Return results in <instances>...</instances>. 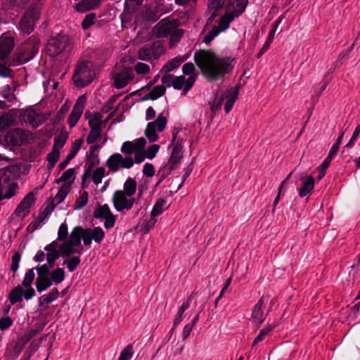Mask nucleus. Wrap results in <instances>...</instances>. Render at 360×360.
<instances>
[{
	"instance_id": "f257e3e1",
	"label": "nucleus",
	"mask_w": 360,
	"mask_h": 360,
	"mask_svg": "<svg viewBox=\"0 0 360 360\" xmlns=\"http://www.w3.org/2000/svg\"><path fill=\"white\" fill-rule=\"evenodd\" d=\"M146 145V141L143 138L124 142L120 151L126 156L123 157L119 153L111 155L105 162V166L108 168L109 172L113 174L121 169H129L135 163L140 164L146 158L150 160L154 158L160 149L159 145L153 144L145 150Z\"/></svg>"
},
{
	"instance_id": "f03ea898",
	"label": "nucleus",
	"mask_w": 360,
	"mask_h": 360,
	"mask_svg": "<svg viewBox=\"0 0 360 360\" xmlns=\"http://www.w3.org/2000/svg\"><path fill=\"white\" fill-rule=\"evenodd\" d=\"M194 60L202 74L211 81H217L232 71L233 60L219 57L210 51L200 50L194 54Z\"/></svg>"
},
{
	"instance_id": "7ed1b4c3",
	"label": "nucleus",
	"mask_w": 360,
	"mask_h": 360,
	"mask_svg": "<svg viewBox=\"0 0 360 360\" xmlns=\"http://www.w3.org/2000/svg\"><path fill=\"white\" fill-rule=\"evenodd\" d=\"M137 191L135 179L128 177L123 184V189L116 190L112 196V202L115 210L119 212L131 210L135 202L134 195Z\"/></svg>"
},
{
	"instance_id": "20e7f679",
	"label": "nucleus",
	"mask_w": 360,
	"mask_h": 360,
	"mask_svg": "<svg viewBox=\"0 0 360 360\" xmlns=\"http://www.w3.org/2000/svg\"><path fill=\"white\" fill-rule=\"evenodd\" d=\"M179 20L177 19H162L153 27V31L157 38L171 37L169 45L172 47L174 43L179 41L184 34L183 30L179 29Z\"/></svg>"
},
{
	"instance_id": "39448f33",
	"label": "nucleus",
	"mask_w": 360,
	"mask_h": 360,
	"mask_svg": "<svg viewBox=\"0 0 360 360\" xmlns=\"http://www.w3.org/2000/svg\"><path fill=\"white\" fill-rule=\"evenodd\" d=\"M248 4V0H210L208 6L210 10H214V16L223 7L226 13L236 19L243 14Z\"/></svg>"
},
{
	"instance_id": "423d86ee",
	"label": "nucleus",
	"mask_w": 360,
	"mask_h": 360,
	"mask_svg": "<svg viewBox=\"0 0 360 360\" xmlns=\"http://www.w3.org/2000/svg\"><path fill=\"white\" fill-rule=\"evenodd\" d=\"M96 76L91 62L81 60L77 64L72 79L77 87H84L91 84Z\"/></svg>"
},
{
	"instance_id": "0eeeda50",
	"label": "nucleus",
	"mask_w": 360,
	"mask_h": 360,
	"mask_svg": "<svg viewBox=\"0 0 360 360\" xmlns=\"http://www.w3.org/2000/svg\"><path fill=\"white\" fill-rule=\"evenodd\" d=\"M105 142L106 139H104L101 144H95L89 147V151L86 153L87 162L86 165L87 168L85 169L82 178L83 187L87 186L85 185V183L91 176L92 168L100 163L98 157L99 150L103 146Z\"/></svg>"
},
{
	"instance_id": "6e6552de",
	"label": "nucleus",
	"mask_w": 360,
	"mask_h": 360,
	"mask_svg": "<svg viewBox=\"0 0 360 360\" xmlns=\"http://www.w3.org/2000/svg\"><path fill=\"white\" fill-rule=\"evenodd\" d=\"M164 52L163 44L158 41L141 48L138 52V58L141 60L153 61L158 59Z\"/></svg>"
},
{
	"instance_id": "1a4fd4ad",
	"label": "nucleus",
	"mask_w": 360,
	"mask_h": 360,
	"mask_svg": "<svg viewBox=\"0 0 360 360\" xmlns=\"http://www.w3.org/2000/svg\"><path fill=\"white\" fill-rule=\"evenodd\" d=\"M167 123V119L164 112L160 113L155 121L148 123L145 129V135L150 142H155L158 139L157 131H163Z\"/></svg>"
},
{
	"instance_id": "9d476101",
	"label": "nucleus",
	"mask_w": 360,
	"mask_h": 360,
	"mask_svg": "<svg viewBox=\"0 0 360 360\" xmlns=\"http://www.w3.org/2000/svg\"><path fill=\"white\" fill-rule=\"evenodd\" d=\"M234 20L235 18L229 15V14L225 13L217 21V25L213 26L212 29L206 34L203 41L206 44H209L221 32H223L229 29L230 24Z\"/></svg>"
},
{
	"instance_id": "9b49d317",
	"label": "nucleus",
	"mask_w": 360,
	"mask_h": 360,
	"mask_svg": "<svg viewBox=\"0 0 360 360\" xmlns=\"http://www.w3.org/2000/svg\"><path fill=\"white\" fill-rule=\"evenodd\" d=\"M68 44V38L63 34H58L51 38L46 44V52L51 57L61 53Z\"/></svg>"
},
{
	"instance_id": "f8f14e48",
	"label": "nucleus",
	"mask_w": 360,
	"mask_h": 360,
	"mask_svg": "<svg viewBox=\"0 0 360 360\" xmlns=\"http://www.w3.org/2000/svg\"><path fill=\"white\" fill-rule=\"evenodd\" d=\"M178 131L173 132L172 144L174 145L169 159L167 163L166 167L169 171L174 169L180 163L183 158V144L182 140L177 139Z\"/></svg>"
},
{
	"instance_id": "ddd939ff",
	"label": "nucleus",
	"mask_w": 360,
	"mask_h": 360,
	"mask_svg": "<svg viewBox=\"0 0 360 360\" xmlns=\"http://www.w3.org/2000/svg\"><path fill=\"white\" fill-rule=\"evenodd\" d=\"M40 13L37 9L28 10L20 21L18 29L26 34H30L34 28L36 21L39 20Z\"/></svg>"
},
{
	"instance_id": "4468645a",
	"label": "nucleus",
	"mask_w": 360,
	"mask_h": 360,
	"mask_svg": "<svg viewBox=\"0 0 360 360\" xmlns=\"http://www.w3.org/2000/svg\"><path fill=\"white\" fill-rule=\"evenodd\" d=\"M30 135V131L16 128L8 131L5 135L4 139L7 144L16 146L27 143Z\"/></svg>"
},
{
	"instance_id": "2eb2a0df",
	"label": "nucleus",
	"mask_w": 360,
	"mask_h": 360,
	"mask_svg": "<svg viewBox=\"0 0 360 360\" xmlns=\"http://www.w3.org/2000/svg\"><path fill=\"white\" fill-rule=\"evenodd\" d=\"M94 217L104 220V227L106 229L112 228L116 222V216L114 215L108 204L99 205L94 212Z\"/></svg>"
},
{
	"instance_id": "dca6fc26",
	"label": "nucleus",
	"mask_w": 360,
	"mask_h": 360,
	"mask_svg": "<svg viewBox=\"0 0 360 360\" xmlns=\"http://www.w3.org/2000/svg\"><path fill=\"white\" fill-rule=\"evenodd\" d=\"M238 90L237 89L222 94L218 101L215 100V101L211 105V110L213 111L219 110L221 108L224 100L226 99L224 110L226 113H229L231 110L233 104L238 98Z\"/></svg>"
},
{
	"instance_id": "f3484780",
	"label": "nucleus",
	"mask_w": 360,
	"mask_h": 360,
	"mask_svg": "<svg viewBox=\"0 0 360 360\" xmlns=\"http://www.w3.org/2000/svg\"><path fill=\"white\" fill-rule=\"evenodd\" d=\"M269 296L263 295L254 306L252 310V318L255 323L261 325L264 322L266 317L269 312V310H268L265 314L264 308L269 301Z\"/></svg>"
},
{
	"instance_id": "a211bd4d",
	"label": "nucleus",
	"mask_w": 360,
	"mask_h": 360,
	"mask_svg": "<svg viewBox=\"0 0 360 360\" xmlns=\"http://www.w3.org/2000/svg\"><path fill=\"white\" fill-rule=\"evenodd\" d=\"M86 102V96L84 94L77 98L68 117V123L70 128H73L77 124L83 113Z\"/></svg>"
},
{
	"instance_id": "6ab92c4d",
	"label": "nucleus",
	"mask_w": 360,
	"mask_h": 360,
	"mask_svg": "<svg viewBox=\"0 0 360 360\" xmlns=\"http://www.w3.org/2000/svg\"><path fill=\"white\" fill-rule=\"evenodd\" d=\"M134 77V72L131 68H124L120 72L113 75L114 86L122 89L126 86Z\"/></svg>"
},
{
	"instance_id": "aec40b11",
	"label": "nucleus",
	"mask_w": 360,
	"mask_h": 360,
	"mask_svg": "<svg viewBox=\"0 0 360 360\" xmlns=\"http://www.w3.org/2000/svg\"><path fill=\"white\" fill-rule=\"evenodd\" d=\"M105 238V232L101 227L97 226L94 229H84V244L89 246L92 240L100 243Z\"/></svg>"
},
{
	"instance_id": "412c9836",
	"label": "nucleus",
	"mask_w": 360,
	"mask_h": 360,
	"mask_svg": "<svg viewBox=\"0 0 360 360\" xmlns=\"http://www.w3.org/2000/svg\"><path fill=\"white\" fill-rule=\"evenodd\" d=\"M14 38L9 33H4L0 37V59L6 58L14 48Z\"/></svg>"
},
{
	"instance_id": "4be33fe9",
	"label": "nucleus",
	"mask_w": 360,
	"mask_h": 360,
	"mask_svg": "<svg viewBox=\"0 0 360 360\" xmlns=\"http://www.w3.org/2000/svg\"><path fill=\"white\" fill-rule=\"evenodd\" d=\"M34 202V195L32 192H30L27 194L18 204L14 212L15 215L25 217L30 212V208Z\"/></svg>"
},
{
	"instance_id": "5701e85b",
	"label": "nucleus",
	"mask_w": 360,
	"mask_h": 360,
	"mask_svg": "<svg viewBox=\"0 0 360 360\" xmlns=\"http://www.w3.org/2000/svg\"><path fill=\"white\" fill-rule=\"evenodd\" d=\"M44 250L47 252L46 261L49 264H53L60 257V248L56 240H53L44 247Z\"/></svg>"
},
{
	"instance_id": "b1692460",
	"label": "nucleus",
	"mask_w": 360,
	"mask_h": 360,
	"mask_svg": "<svg viewBox=\"0 0 360 360\" xmlns=\"http://www.w3.org/2000/svg\"><path fill=\"white\" fill-rule=\"evenodd\" d=\"M303 180L302 186L298 190L299 195L301 198L309 196L314 188L315 181L312 176H307Z\"/></svg>"
},
{
	"instance_id": "393cba45",
	"label": "nucleus",
	"mask_w": 360,
	"mask_h": 360,
	"mask_svg": "<svg viewBox=\"0 0 360 360\" xmlns=\"http://www.w3.org/2000/svg\"><path fill=\"white\" fill-rule=\"evenodd\" d=\"M161 7L162 6L158 3L150 4L149 8L146 12V18L149 21H157L164 13Z\"/></svg>"
},
{
	"instance_id": "a878e982",
	"label": "nucleus",
	"mask_w": 360,
	"mask_h": 360,
	"mask_svg": "<svg viewBox=\"0 0 360 360\" xmlns=\"http://www.w3.org/2000/svg\"><path fill=\"white\" fill-rule=\"evenodd\" d=\"M192 301V295H190L186 301L184 302L179 307L178 311L175 315L173 321V327L172 330H174L178 325L181 322L184 317V312L190 307Z\"/></svg>"
},
{
	"instance_id": "bb28decb",
	"label": "nucleus",
	"mask_w": 360,
	"mask_h": 360,
	"mask_svg": "<svg viewBox=\"0 0 360 360\" xmlns=\"http://www.w3.org/2000/svg\"><path fill=\"white\" fill-rule=\"evenodd\" d=\"M103 0H82L76 4L77 11L84 13L98 7Z\"/></svg>"
},
{
	"instance_id": "cd10ccee",
	"label": "nucleus",
	"mask_w": 360,
	"mask_h": 360,
	"mask_svg": "<svg viewBox=\"0 0 360 360\" xmlns=\"http://www.w3.org/2000/svg\"><path fill=\"white\" fill-rule=\"evenodd\" d=\"M186 58L184 56H177L171 59L162 68L161 72L167 74L173 71L174 69L178 68Z\"/></svg>"
},
{
	"instance_id": "c85d7f7f",
	"label": "nucleus",
	"mask_w": 360,
	"mask_h": 360,
	"mask_svg": "<svg viewBox=\"0 0 360 360\" xmlns=\"http://www.w3.org/2000/svg\"><path fill=\"white\" fill-rule=\"evenodd\" d=\"M84 229L82 226H76L72 229L68 242L70 243L72 245L78 246L81 243V240L82 239L84 240Z\"/></svg>"
},
{
	"instance_id": "c756f323",
	"label": "nucleus",
	"mask_w": 360,
	"mask_h": 360,
	"mask_svg": "<svg viewBox=\"0 0 360 360\" xmlns=\"http://www.w3.org/2000/svg\"><path fill=\"white\" fill-rule=\"evenodd\" d=\"M21 50L23 53L27 55L28 59L32 58L38 52L37 43L33 42L30 39L21 44Z\"/></svg>"
},
{
	"instance_id": "7c9ffc66",
	"label": "nucleus",
	"mask_w": 360,
	"mask_h": 360,
	"mask_svg": "<svg viewBox=\"0 0 360 360\" xmlns=\"http://www.w3.org/2000/svg\"><path fill=\"white\" fill-rule=\"evenodd\" d=\"M75 179V172L74 168H70L67 169L64 173L61 175V176L56 179V182L57 184L63 183V184L69 185V188H71V186Z\"/></svg>"
},
{
	"instance_id": "2f4dec72",
	"label": "nucleus",
	"mask_w": 360,
	"mask_h": 360,
	"mask_svg": "<svg viewBox=\"0 0 360 360\" xmlns=\"http://www.w3.org/2000/svg\"><path fill=\"white\" fill-rule=\"evenodd\" d=\"M284 18V16L283 15H281L273 24V28L271 29V30L269 32V36H268V38H267V40L265 42V44H264L261 51H262V53H263L264 51H266L270 44L272 43L273 40H274V35H275V33H276V31L278 27V25L281 24V22H282V20H283Z\"/></svg>"
},
{
	"instance_id": "473e14b6",
	"label": "nucleus",
	"mask_w": 360,
	"mask_h": 360,
	"mask_svg": "<svg viewBox=\"0 0 360 360\" xmlns=\"http://www.w3.org/2000/svg\"><path fill=\"white\" fill-rule=\"evenodd\" d=\"M14 173L11 168L6 167L0 169V189H3V185L9 184L14 179Z\"/></svg>"
},
{
	"instance_id": "72a5a7b5",
	"label": "nucleus",
	"mask_w": 360,
	"mask_h": 360,
	"mask_svg": "<svg viewBox=\"0 0 360 360\" xmlns=\"http://www.w3.org/2000/svg\"><path fill=\"white\" fill-rule=\"evenodd\" d=\"M56 206V205L51 200L46 201L42 205L38 215L46 221L53 212Z\"/></svg>"
},
{
	"instance_id": "f704fd0d",
	"label": "nucleus",
	"mask_w": 360,
	"mask_h": 360,
	"mask_svg": "<svg viewBox=\"0 0 360 360\" xmlns=\"http://www.w3.org/2000/svg\"><path fill=\"white\" fill-rule=\"evenodd\" d=\"M29 340V339H26L25 341H16L10 345L9 348V354L14 359H16L19 356L22 351L23 350L25 344Z\"/></svg>"
},
{
	"instance_id": "c9c22d12",
	"label": "nucleus",
	"mask_w": 360,
	"mask_h": 360,
	"mask_svg": "<svg viewBox=\"0 0 360 360\" xmlns=\"http://www.w3.org/2000/svg\"><path fill=\"white\" fill-rule=\"evenodd\" d=\"M52 285L51 278L49 276H38L36 281V288L38 292L46 290Z\"/></svg>"
},
{
	"instance_id": "e433bc0d",
	"label": "nucleus",
	"mask_w": 360,
	"mask_h": 360,
	"mask_svg": "<svg viewBox=\"0 0 360 360\" xmlns=\"http://www.w3.org/2000/svg\"><path fill=\"white\" fill-rule=\"evenodd\" d=\"M58 289L56 288H52L48 294L44 295L39 298V305L49 304L53 302L58 299Z\"/></svg>"
},
{
	"instance_id": "4c0bfd02",
	"label": "nucleus",
	"mask_w": 360,
	"mask_h": 360,
	"mask_svg": "<svg viewBox=\"0 0 360 360\" xmlns=\"http://www.w3.org/2000/svg\"><path fill=\"white\" fill-rule=\"evenodd\" d=\"M70 190L71 188H69V185L63 184L51 200L54 202L56 205L61 203L65 199Z\"/></svg>"
},
{
	"instance_id": "58836bf2",
	"label": "nucleus",
	"mask_w": 360,
	"mask_h": 360,
	"mask_svg": "<svg viewBox=\"0 0 360 360\" xmlns=\"http://www.w3.org/2000/svg\"><path fill=\"white\" fill-rule=\"evenodd\" d=\"M60 158L59 148H56L53 146L52 150L47 155L46 159L48 161L47 169L51 170Z\"/></svg>"
},
{
	"instance_id": "ea45409f",
	"label": "nucleus",
	"mask_w": 360,
	"mask_h": 360,
	"mask_svg": "<svg viewBox=\"0 0 360 360\" xmlns=\"http://www.w3.org/2000/svg\"><path fill=\"white\" fill-rule=\"evenodd\" d=\"M21 116L24 122H28L32 127H37L39 126V123L36 120L37 115L33 110L28 109L23 111Z\"/></svg>"
},
{
	"instance_id": "a19ab883",
	"label": "nucleus",
	"mask_w": 360,
	"mask_h": 360,
	"mask_svg": "<svg viewBox=\"0 0 360 360\" xmlns=\"http://www.w3.org/2000/svg\"><path fill=\"white\" fill-rule=\"evenodd\" d=\"M23 297V289L18 285L13 289L9 294V302L13 305L18 302H21Z\"/></svg>"
},
{
	"instance_id": "79ce46f5",
	"label": "nucleus",
	"mask_w": 360,
	"mask_h": 360,
	"mask_svg": "<svg viewBox=\"0 0 360 360\" xmlns=\"http://www.w3.org/2000/svg\"><path fill=\"white\" fill-rule=\"evenodd\" d=\"M166 200L163 198H159L154 204L150 212V217H156L161 214L165 210Z\"/></svg>"
},
{
	"instance_id": "37998d69",
	"label": "nucleus",
	"mask_w": 360,
	"mask_h": 360,
	"mask_svg": "<svg viewBox=\"0 0 360 360\" xmlns=\"http://www.w3.org/2000/svg\"><path fill=\"white\" fill-rule=\"evenodd\" d=\"M276 327L275 324H267L264 328H263L257 335V336L255 338L252 347H253L256 344L259 343L264 340L265 337Z\"/></svg>"
},
{
	"instance_id": "c03bdc74",
	"label": "nucleus",
	"mask_w": 360,
	"mask_h": 360,
	"mask_svg": "<svg viewBox=\"0 0 360 360\" xmlns=\"http://www.w3.org/2000/svg\"><path fill=\"white\" fill-rule=\"evenodd\" d=\"M91 175V179L94 184L96 186L100 184L102 182L103 178L105 175V169L103 167H99L93 171Z\"/></svg>"
},
{
	"instance_id": "a18cd8bd",
	"label": "nucleus",
	"mask_w": 360,
	"mask_h": 360,
	"mask_svg": "<svg viewBox=\"0 0 360 360\" xmlns=\"http://www.w3.org/2000/svg\"><path fill=\"white\" fill-rule=\"evenodd\" d=\"M166 88L164 85H158L155 86L148 94L147 98L155 100L161 97L165 93Z\"/></svg>"
},
{
	"instance_id": "49530a36",
	"label": "nucleus",
	"mask_w": 360,
	"mask_h": 360,
	"mask_svg": "<svg viewBox=\"0 0 360 360\" xmlns=\"http://www.w3.org/2000/svg\"><path fill=\"white\" fill-rule=\"evenodd\" d=\"M74 247H76L75 245L70 244L69 242L63 243L60 247V252L63 255V256L69 257L71 255L77 252L81 254V251H75Z\"/></svg>"
},
{
	"instance_id": "de8ad7c7",
	"label": "nucleus",
	"mask_w": 360,
	"mask_h": 360,
	"mask_svg": "<svg viewBox=\"0 0 360 360\" xmlns=\"http://www.w3.org/2000/svg\"><path fill=\"white\" fill-rule=\"evenodd\" d=\"M65 271L62 268H57L52 271L51 274V282L59 284L64 281Z\"/></svg>"
},
{
	"instance_id": "09e8293b",
	"label": "nucleus",
	"mask_w": 360,
	"mask_h": 360,
	"mask_svg": "<svg viewBox=\"0 0 360 360\" xmlns=\"http://www.w3.org/2000/svg\"><path fill=\"white\" fill-rule=\"evenodd\" d=\"M102 116L98 112H94L92 117L89 121V125L91 129H101Z\"/></svg>"
},
{
	"instance_id": "8fccbe9b",
	"label": "nucleus",
	"mask_w": 360,
	"mask_h": 360,
	"mask_svg": "<svg viewBox=\"0 0 360 360\" xmlns=\"http://www.w3.org/2000/svg\"><path fill=\"white\" fill-rule=\"evenodd\" d=\"M101 138V129H91L86 137V143L93 144Z\"/></svg>"
},
{
	"instance_id": "3c124183",
	"label": "nucleus",
	"mask_w": 360,
	"mask_h": 360,
	"mask_svg": "<svg viewBox=\"0 0 360 360\" xmlns=\"http://www.w3.org/2000/svg\"><path fill=\"white\" fill-rule=\"evenodd\" d=\"M45 221H46L43 218L38 215L37 218L35 220L32 221L29 224V225L27 227V231L29 233H33L36 230L41 227L42 225L45 223Z\"/></svg>"
},
{
	"instance_id": "603ef678",
	"label": "nucleus",
	"mask_w": 360,
	"mask_h": 360,
	"mask_svg": "<svg viewBox=\"0 0 360 360\" xmlns=\"http://www.w3.org/2000/svg\"><path fill=\"white\" fill-rule=\"evenodd\" d=\"M133 355V346L131 345H128L122 350L117 360H131Z\"/></svg>"
},
{
	"instance_id": "864d4df0",
	"label": "nucleus",
	"mask_w": 360,
	"mask_h": 360,
	"mask_svg": "<svg viewBox=\"0 0 360 360\" xmlns=\"http://www.w3.org/2000/svg\"><path fill=\"white\" fill-rule=\"evenodd\" d=\"M134 13L135 11H131V10L124 8V11L120 15L122 27L126 26L127 24L129 23L132 20Z\"/></svg>"
},
{
	"instance_id": "5fc2aeb1",
	"label": "nucleus",
	"mask_w": 360,
	"mask_h": 360,
	"mask_svg": "<svg viewBox=\"0 0 360 360\" xmlns=\"http://www.w3.org/2000/svg\"><path fill=\"white\" fill-rule=\"evenodd\" d=\"M34 269H29L25 274L22 285L25 288H30L34 279Z\"/></svg>"
},
{
	"instance_id": "6e6d98bb",
	"label": "nucleus",
	"mask_w": 360,
	"mask_h": 360,
	"mask_svg": "<svg viewBox=\"0 0 360 360\" xmlns=\"http://www.w3.org/2000/svg\"><path fill=\"white\" fill-rule=\"evenodd\" d=\"M143 0H125L124 8L136 12L142 4Z\"/></svg>"
},
{
	"instance_id": "4d7b16f0",
	"label": "nucleus",
	"mask_w": 360,
	"mask_h": 360,
	"mask_svg": "<svg viewBox=\"0 0 360 360\" xmlns=\"http://www.w3.org/2000/svg\"><path fill=\"white\" fill-rule=\"evenodd\" d=\"M134 69L138 75H146L150 72V66L141 62L137 63Z\"/></svg>"
},
{
	"instance_id": "13d9d810",
	"label": "nucleus",
	"mask_w": 360,
	"mask_h": 360,
	"mask_svg": "<svg viewBox=\"0 0 360 360\" xmlns=\"http://www.w3.org/2000/svg\"><path fill=\"white\" fill-rule=\"evenodd\" d=\"M89 201V193L84 191L77 200L75 209L80 210L84 207Z\"/></svg>"
},
{
	"instance_id": "bf43d9fd",
	"label": "nucleus",
	"mask_w": 360,
	"mask_h": 360,
	"mask_svg": "<svg viewBox=\"0 0 360 360\" xmlns=\"http://www.w3.org/2000/svg\"><path fill=\"white\" fill-rule=\"evenodd\" d=\"M360 134V124L354 129L352 136L348 143L345 146V148H352L354 146L355 142L356 141Z\"/></svg>"
},
{
	"instance_id": "052dcab7",
	"label": "nucleus",
	"mask_w": 360,
	"mask_h": 360,
	"mask_svg": "<svg viewBox=\"0 0 360 360\" xmlns=\"http://www.w3.org/2000/svg\"><path fill=\"white\" fill-rule=\"evenodd\" d=\"M80 262L81 260L79 257H73L70 259H68L66 262H65V263L67 264L69 271L72 272L79 266Z\"/></svg>"
},
{
	"instance_id": "680f3d73",
	"label": "nucleus",
	"mask_w": 360,
	"mask_h": 360,
	"mask_svg": "<svg viewBox=\"0 0 360 360\" xmlns=\"http://www.w3.org/2000/svg\"><path fill=\"white\" fill-rule=\"evenodd\" d=\"M68 235V227L65 222L60 224L58 231V240H65Z\"/></svg>"
},
{
	"instance_id": "e2e57ef3",
	"label": "nucleus",
	"mask_w": 360,
	"mask_h": 360,
	"mask_svg": "<svg viewBox=\"0 0 360 360\" xmlns=\"http://www.w3.org/2000/svg\"><path fill=\"white\" fill-rule=\"evenodd\" d=\"M197 79V75H193L188 77L184 83V88L183 89V94L185 95L191 89Z\"/></svg>"
},
{
	"instance_id": "0e129e2a",
	"label": "nucleus",
	"mask_w": 360,
	"mask_h": 360,
	"mask_svg": "<svg viewBox=\"0 0 360 360\" xmlns=\"http://www.w3.org/2000/svg\"><path fill=\"white\" fill-rule=\"evenodd\" d=\"M12 122V118L8 115L0 117V130L6 129L11 125Z\"/></svg>"
},
{
	"instance_id": "69168bd1",
	"label": "nucleus",
	"mask_w": 360,
	"mask_h": 360,
	"mask_svg": "<svg viewBox=\"0 0 360 360\" xmlns=\"http://www.w3.org/2000/svg\"><path fill=\"white\" fill-rule=\"evenodd\" d=\"M17 188H18L17 183L11 182V184H9L8 187L6 191V193H4V195H3L4 199V198L9 199V198H12L13 196H14L15 194V191H16Z\"/></svg>"
},
{
	"instance_id": "338daca9",
	"label": "nucleus",
	"mask_w": 360,
	"mask_h": 360,
	"mask_svg": "<svg viewBox=\"0 0 360 360\" xmlns=\"http://www.w3.org/2000/svg\"><path fill=\"white\" fill-rule=\"evenodd\" d=\"M95 18L96 15L94 13H89L86 15L82 23V28L84 30L89 28L94 24Z\"/></svg>"
},
{
	"instance_id": "774afa93",
	"label": "nucleus",
	"mask_w": 360,
	"mask_h": 360,
	"mask_svg": "<svg viewBox=\"0 0 360 360\" xmlns=\"http://www.w3.org/2000/svg\"><path fill=\"white\" fill-rule=\"evenodd\" d=\"M53 264H44L43 265L37 268L38 276H48L49 270L53 267Z\"/></svg>"
}]
</instances>
